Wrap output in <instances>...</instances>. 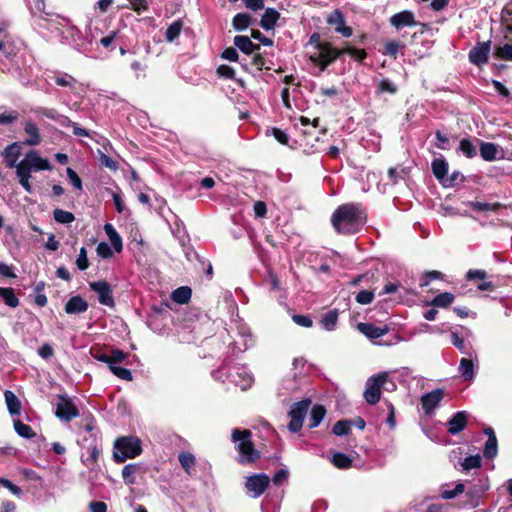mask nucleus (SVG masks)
Listing matches in <instances>:
<instances>
[{"label": "nucleus", "instance_id": "f257e3e1", "mask_svg": "<svg viewBox=\"0 0 512 512\" xmlns=\"http://www.w3.org/2000/svg\"><path fill=\"white\" fill-rule=\"evenodd\" d=\"M331 222L338 233L354 234L365 224L366 213L360 204H343L334 211Z\"/></svg>", "mask_w": 512, "mask_h": 512}, {"label": "nucleus", "instance_id": "f03ea898", "mask_svg": "<svg viewBox=\"0 0 512 512\" xmlns=\"http://www.w3.org/2000/svg\"><path fill=\"white\" fill-rule=\"evenodd\" d=\"M53 169L52 164L48 159L40 156L38 151H28L23 159L19 162L17 169L15 170L17 179L21 187L28 193L32 192V185L30 183L32 173L40 171H51Z\"/></svg>", "mask_w": 512, "mask_h": 512}, {"label": "nucleus", "instance_id": "7ed1b4c3", "mask_svg": "<svg viewBox=\"0 0 512 512\" xmlns=\"http://www.w3.org/2000/svg\"><path fill=\"white\" fill-rule=\"evenodd\" d=\"M251 436V431L247 429L235 428L232 430L231 438L234 443H237L239 462L244 465L253 463L259 458V452L254 448Z\"/></svg>", "mask_w": 512, "mask_h": 512}, {"label": "nucleus", "instance_id": "20e7f679", "mask_svg": "<svg viewBox=\"0 0 512 512\" xmlns=\"http://www.w3.org/2000/svg\"><path fill=\"white\" fill-rule=\"evenodd\" d=\"M141 453V441L137 437H120L114 443L113 458L117 463H123L126 459H133Z\"/></svg>", "mask_w": 512, "mask_h": 512}, {"label": "nucleus", "instance_id": "39448f33", "mask_svg": "<svg viewBox=\"0 0 512 512\" xmlns=\"http://www.w3.org/2000/svg\"><path fill=\"white\" fill-rule=\"evenodd\" d=\"M217 373L225 375L228 381L239 386L242 390L250 388L254 381L252 374L244 365H225Z\"/></svg>", "mask_w": 512, "mask_h": 512}, {"label": "nucleus", "instance_id": "423d86ee", "mask_svg": "<svg viewBox=\"0 0 512 512\" xmlns=\"http://www.w3.org/2000/svg\"><path fill=\"white\" fill-rule=\"evenodd\" d=\"M341 55V50L335 49L330 43L326 42L323 45H318V48L311 52L310 60L324 71L328 65Z\"/></svg>", "mask_w": 512, "mask_h": 512}, {"label": "nucleus", "instance_id": "0eeeda50", "mask_svg": "<svg viewBox=\"0 0 512 512\" xmlns=\"http://www.w3.org/2000/svg\"><path fill=\"white\" fill-rule=\"evenodd\" d=\"M489 489V480L487 477H479L475 479L466 491V504L469 509L479 506L482 495Z\"/></svg>", "mask_w": 512, "mask_h": 512}, {"label": "nucleus", "instance_id": "6e6552de", "mask_svg": "<svg viewBox=\"0 0 512 512\" xmlns=\"http://www.w3.org/2000/svg\"><path fill=\"white\" fill-rule=\"evenodd\" d=\"M311 404L310 400H302L297 403H294L291 406V409L289 411V416L291 418L290 423L288 425V429L293 432L297 433L301 430L303 426L304 418L308 412L309 406Z\"/></svg>", "mask_w": 512, "mask_h": 512}, {"label": "nucleus", "instance_id": "1a4fd4ad", "mask_svg": "<svg viewBox=\"0 0 512 512\" xmlns=\"http://www.w3.org/2000/svg\"><path fill=\"white\" fill-rule=\"evenodd\" d=\"M55 415L61 421L69 422L79 416V410L66 394L58 396Z\"/></svg>", "mask_w": 512, "mask_h": 512}, {"label": "nucleus", "instance_id": "9d476101", "mask_svg": "<svg viewBox=\"0 0 512 512\" xmlns=\"http://www.w3.org/2000/svg\"><path fill=\"white\" fill-rule=\"evenodd\" d=\"M387 375L386 374H378L376 376L370 377L366 382V389L364 392V398L369 404H376L381 395V386L386 382Z\"/></svg>", "mask_w": 512, "mask_h": 512}, {"label": "nucleus", "instance_id": "9b49d317", "mask_svg": "<svg viewBox=\"0 0 512 512\" xmlns=\"http://www.w3.org/2000/svg\"><path fill=\"white\" fill-rule=\"evenodd\" d=\"M9 22H0V56L9 58L16 54L18 48L14 37L9 33Z\"/></svg>", "mask_w": 512, "mask_h": 512}, {"label": "nucleus", "instance_id": "f8f14e48", "mask_svg": "<svg viewBox=\"0 0 512 512\" xmlns=\"http://www.w3.org/2000/svg\"><path fill=\"white\" fill-rule=\"evenodd\" d=\"M270 483V478L266 474H255L247 477L245 487L253 498H257L264 493Z\"/></svg>", "mask_w": 512, "mask_h": 512}, {"label": "nucleus", "instance_id": "ddd939ff", "mask_svg": "<svg viewBox=\"0 0 512 512\" xmlns=\"http://www.w3.org/2000/svg\"><path fill=\"white\" fill-rule=\"evenodd\" d=\"M89 287L92 291L97 293L98 301L100 304L108 307L114 306L115 302L112 295V289L106 281L100 280L90 282Z\"/></svg>", "mask_w": 512, "mask_h": 512}, {"label": "nucleus", "instance_id": "4468645a", "mask_svg": "<svg viewBox=\"0 0 512 512\" xmlns=\"http://www.w3.org/2000/svg\"><path fill=\"white\" fill-rule=\"evenodd\" d=\"M491 51V42H479L469 52V60L471 63L482 66L488 62V56Z\"/></svg>", "mask_w": 512, "mask_h": 512}, {"label": "nucleus", "instance_id": "2eb2a0df", "mask_svg": "<svg viewBox=\"0 0 512 512\" xmlns=\"http://www.w3.org/2000/svg\"><path fill=\"white\" fill-rule=\"evenodd\" d=\"M22 152V143L20 142H14L10 145H8L2 152V157L4 159V162L6 164L7 168H15L17 169L19 165V157L21 156Z\"/></svg>", "mask_w": 512, "mask_h": 512}, {"label": "nucleus", "instance_id": "dca6fc26", "mask_svg": "<svg viewBox=\"0 0 512 512\" xmlns=\"http://www.w3.org/2000/svg\"><path fill=\"white\" fill-rule=\"evenodd\" d=\"M389 21L390 24L397 30H400L404 27H413L417 25V21L415 20L413 12L409 10H404L392 15Z\"/></svg>", "mask_w": 512, "mask_h": 512}, {"label": "nucleus", "instance_id": "f3484780", "mask_svg": "<svg viewBox=\"0 0 512 512\" xmlns=\"http://www.w3.org/2000/svg\"><path fill=\"white\" fill-rule=\"evenodd\" d=\"M239 339L232 343L233 353L244 352L254 345L253 337L247 327L241 326L238 330Z\"/></svg>", "mask_w": 512, "mask_h": 512}, {"label": "nucleus", "instance_id": "a211bd4d", "mask_svg": "<svg viewBox=\"0 0 512 512\" xmlns=\"http://www.w3.org/2000/svg\"><path fill=\"white\" fill-rule=\"evenodd\" d=\"M357 329L371 340L378 339L386 335L389 331L387 325L376 326L373 323H359Z\"/></svg>", "mask_w": 512, "mask_h": 512}, {"label": "nucleus", "instance_id": "6ab92c4d", "mask_svg": "<svg viewBox=\"0 0 512 512\" xmlns=\"http://www.w3.org/2000/svg\"><path fill=\"white\" fill-rule=\"evenodd\" d=\"M442 390H433L421 397L422 408L426 414H430L438 406L439 402L443 398Z\"/></svg>", "mask_w": 512, "mask_h": 512}, {"label": "nucleus", "instance_id": "aec40b11", "mask_svg": "<svg viewBox=\"0 0 512 512\" xmlns=\"http://www.w3.org/2000/svg\"><path fill=\"white\" fill-rule=\"evenodd\" d=\"M118 34V30H111L107 35L98 38V30L95 29V31L91 33V41H96L106 50L113 51L116 48V39Z\"/></svg>", "mask_w": 512, "mask_h": 512}, {"label": "nucleus", "instance_id": "412c9836", "mask_svg": "<svg viewBox=\"0 0 512 512\" xmlns=\"http://www.w3.org/2000/svg\"><path fill=\"white\" fill-rule=\"evenodd\" d=\"M327 22L331 25H335V31L340 33L344 37H350L352 35V29L345 25V20L342 13L339 10H335L327 19Z\"/></svg>", "mask_w": 512, "mask_h": 512}, {"label": "nucleus", "instance_id": "4be33fe9", "mask_svg": "<svg viewBox=\"0 0 512 512\" xmlns=\"http://www.w3.org/2000/svg\"><path fill=\"white\" fill-rule=\"evenodd\" d=\"M431 167L434 176L439 180L443 187L446 188L448 186V177H446L447 164L443 155H439V157L434 158Z\"/></svg>", "mask_w": 512, "mask_h": 512}, {"label": "nucleus", "instance_id": "5701e85b", "mask_svg": "<svg viewBox=\"0 0 512 512\" xmlns=\"http://www.w3.org/2000/svg\"><path fill=\"white\" fill-rule=\"evenodd\" d=\"M432 306L427 311L424 312L423 316L428 321H433L436 318L438 313L437 307L446 308L448 307V292H443L437 295L431 302Z\"/></svg>", "mask_w": 512, "mask_h": 512}, {"label": "nucleus", "instance_id": "b1692460", "mask_svg": "<svg viewBox=\"0 0 512 512\" xmlns=\"http://www.w3.org/2000/svg\"><path fill=\"white\" fill-rule=\"evenodd\" d=\"M24 132L28 136L24 144L29 146H37L41 142V135L38 126L32 120H26L24 122Z\"/></svg>", "mask_w": 512, "mask_h": 512}, {"label": "nucleus", "instance_id": "393cba45", "mask_svg": "<svg viewBox=\"0 0 512 512\" xmlns=\"http://www.w3.org/2000/svg\"><path fill=\"white\" fill-rule=\"evenodd\" d=\"M65 312L67 314H81L87 311L88 303L81 296H72L65 304Z\"/></svg>", "mask_w": 512, "mask_h": 512}, {"label": "nucleus", "instance_id": "a878e982", "mask_svg": "<svg viewBox=\"0 0 512 512\" xmlns=\"http://www.w3.org/2000/svg\"><path fill=\"white\" fill-rule=\"evenodd\" d=\"M469 413L466 411H459L450 418V435L458 434L463 431L467 426Z\"/></svg>", "mask_w": 512, "mask_h": 512}, {"label": "nucleus", "instance_id": "bb28decb", "mask_svg": "<svg viewBox=\"0 0 512 512\" xmlns=\"http://www.w3.org/2000/svg\"><path fill=\"white\" fill-rule=\"evenodd\" d=\"M476 141L480 145V156L483 160L491 162L498 159V153H499V147L498 145L491 143V142H484L479 139H476Z\"/></svg>", "mask_w": 512, "mask_h": 512}, {"label": "nucleus", "instance_id": "cd10ccee", "mask_svg": "<svg viewBox=\"0 0 512 512\" xmlns=\"http://www.w3.org/2000/svg\"><path fill=\"white\" fill-rule=\"evenodd\" d=\"M233 43L240 51L247 55L253 54L260 49L259 45L254 44L248 36H235Z\"/></svg>", "mask_w": 512, "mask_h": 512}, {"label": "nucleus", "instance_id": "c85d7f7f", "mask_svg": "<svg viewBox=\"0 0 512 512\" xmlns=\"http://www.w3.org/2000/svg\"><path fill=\"white\" fill-rule=\"evenodd\" d=\"M434 281L443 282L444 281V275L442 273H440L439 271H429V272H426L421 277L419 285H420L421 288H426V287L429 288V291H431V292L438 291L439 290L438 287L431 286V284Z\"/></svg>", "mask_w": 512, "mask_h": 512}, {"label": "nucleus", "instance_id": "c756f323", "mask_svg": "<svg viewBox=\"0 0 512 512\" xmlns=\"http://www.w3.org/2000/svg\"><path fill=\"white\" fill-rule=\"evenodd\" d=\"M482 466V459L480 455H472L464 458L459 461L458 464H455V468L460 472H468L472 469H479Z\"/></svg>", "mask_w": 512, "mask_h": 512}, {"label": "nucleus", "instance_id": "7c9ffc66", "mask_svg": "<svg viewBox=\"0 0 512 512\" xmlns=\"http://www.w3.org/2000/svg\"><path fill=\"white\" fill-rule=\"evenodd\" d=\"M279 18L280 13L276 9L267 8L262 15L260 25L264 30L269 31L275 27Z\"/></svg>", "mask_w": 512, "mask_h": 512}, {"label": "nucleus", "instance_id": "2f4dec72", "mask_svg": "<svg viewBox=\"0 0 512 512\" xmlns=\"http://www.w3.org/2000/svg\"><path fill=\"white\" fill-rule=\"evenodd\" d=\"M142 467L138 463L127 464L122 469V478L127 485L136 483V474L141 471Z\"/></svg>", "mask_w": 512, "mask_h": 512}, {"label": "nucleus", "instance_id": "473e14b6", "mask_svg": "<svg viewBox=\"0 0 512 512\" xmlns=\"http://www.w3.org/2000/svg\"><path fill=\"white\" fill-rule=\"evenodd\" d=\"M4 397L9 413L12 416L19 415L21 410V403L17 396L12 391L6 390Z\"/></svg>", "mask_w": 512, "mask_h": 512}, {"label": "nucleus", "instance_id": "72a5a7b5", "mask_svg": "<svg viewBox=\"0 0 512 512\" xmlns=\"http://www.w3.org/2000/svg\"><path fill=\"white\" fill-rule=\"evenodd\" d=\"M104 231L108 236L111 245L115 249L116 252H120L122 250V239L118 232L115 230L112 224L107 223L104 225Z\"/></svg>", "mask_w": 512, "mask_h": 512}, {"label": "nucleus", "instance_id": "f704fd0d", "mask_svg": "<svg viewBox=\"0 0 512 512\" xmlns=\"http://www.w3.org/2000/svg\"><path fill=\"white\" fill-rule=\"evenodd\" d=\"M179 462L188 475H192L195 467V457L192 453L182 452L178 456Z\"/></svg>", "mask_w": 512, "mask_h": 512}, {"label": "nucleus", "instance_id": "c9c22d12", "mask_svg": "<svg viewBox=\"0 0 512 512\" xmlns=\"http://www.w3.org/2000/svg\"><path fill=\"white\" fill-rule=\"evenodd\" d=\"M191 289L187 286H182L175 289L171 294V299L178 304H185L191 298Z\"/></svg>", "mask_w": 512, "mask_h": 512}, {"label": "nucleus", "instance_id": "e433bc0d", "mask_svg": "<svg viewBox=\"0 0 512 512\" xmlns=\"http://www.w3.org/2000/svg\"><path fill=\"white\" fill-rule=\"evenodd\" d=\"M325 414H326V410L323 406L315 405L311 409V412H310L309 427L310 428L317 427L321 423V421L324 419Z\"/></svg>", "mask_w": 512, "mask_h": 512}, {"label": "nucleus", "instance_id": "4c0bfd02", "mask_svg": "<svg viewBox=\"0 0 512 512\" xmlns=\"http://www.w3.org/2000/svg\"><path fill=\"white\" fill-rule=\"evenodd\" d=\"M459 372L464 380H472L474 378V364L472 360L468 358H462L459 365Z\"/></svg>", "mask_w": 512, "mask_h": 512}, {"label": "nucleus", "instance_id": "58836bf2", "mask_svg": "<svg viewBox=\"0 0 512 512\" xmlns=\"http://www.w3.org/2000/svg\"><path fill=\"white\" fill-rule=\"evenodd\" d=\"M251 24V16L247 13H238L234 16L232 25L237 31H243Z\"/></svg>", "mask_w": 512, "mask_h": 512}, {"label": "nucleus", "instance_id": "ea45409f", "mask_svg": "<svg viewBox=\"0 0 512 512\" xmlns=\"http://www.w3.org/2000/svg\"><path fill=\"white\" fill-rule=\"evenodd\" d=\"M183 29V21L182 20H176L174 21L169 27L167 28L165 32V39L168 42H173L175 39H177Z\"/></svg>", "mask_w": 512, "mask_h": 512}, {"label": "nucleus", "instance_id": "a19ab883", "mask_svg": "<svg viewBox=\"0 0 512 512\" xmlns=\"http://www.w3.org/2000/svg\"><path fill=\"white\" fill-rule=\"evenodd\" d=\"M0 297L9 307L15 308L19 304V300L16 297L12 288H0Z\"/></svg>", "mask_w": 512, "mask_h": 512}, {"label": "nucleus", "instance_id": "79ce46f5", "mask_svg": "<svg viewBox=\"0 0 512 512\" xmlns=\"http://www.w3.org/2000/svg\"><path fill=\"white\" fill-rule=\"evenodd\" d=\"M498 453V444L496 436H491L487 439L484 449L483 455L487 459H493L497 456Z\"/></svg>", "mask_w": 512, "mask_h": 512}, {"label": "nucleus", "instance_id": "37998d69", "mask_svg": "<svg viewBox=\"0 0 512 512\" xmlns=\"http://www.w3.org/2000/svg\"><path fill=\"white\" fill-rule=\"evenodd\" d=\"M87 450L89 455L83 460V462L86 466L90 467L97 462L101 454V448L98 446L96 441H92L91 445L87 448Z\"/></svg>", "mask_w": 512, "mask_h": 512}, {"label": "nucleus", "instance_id": "c03bdc74", "mask_svg": "<svg viewBox=\"0 0 512 512\" xmlns=\"http://www.w3.org/2000/svg\"><path fill=\"white\" fill-rule=\"evenodd\" d=\"M458 150L467 158H473L477 155L476 146L473 144L471 140L466 138L460 141Z\"/></svg>", "mask_w": 512, "mask_h": 512}, {"label": "nucleus", "instance_id": "a18cd8bd", "mask_svg": "<svg viewBox=\"0 0 512 512\" xmlns=\"http://www.w3.org/2000/svg\"><path fill=\"white\" fill-rule=\"evenodd\" d=\"M31 112L38 118H42V117H46L48 119H51L53 121H55L57 115H58V111L54 108H47V107H43V106H37V107H33L31 109Z\"/></svg>", "mask_w": 512, "mask_h": 512}, {"label": "nucleus", "instance_id": "49530a36", "mask_svg": "<svg viewBox=\"0 0 512 512\" xmlns=\"http://www.w3.org/2000/svg\"><path fill=\"white\" fill-rule=\"evenodd\" d=\"M331 461L334 466L340 469H347L352 465V459L341 452L333 454Z\"/></svg>", "mask_w": 512, "mask_h": 512}, {"label": "nucleus", "instance_id": "de8ad7c7", "mask_svg": "<svg viewBox=\"0 0 512 512\" xmlns=\"http://www.w3.org/2000/svg\"><path fill=\"white\" fill-rule=\"evenodd\" d=\"M494 56L501 60L512 61V44L506 43L502 46H496Z\"/></svg>", "mask_w": 512, "mask_h": 512}, {"label": "nucleus", "instance_id": "09e8293b", "mask_svg": "<svg viewBox=\"0 0 512 512\" xmlns=\"http://www.w3.org/2000/svg\"><path fill=\"white\" fill-rule=\"evenodd\" d=\"M337 321H338V312L336 310H331L323 316L321 323H322V326L326 330L332 331V330H334V328L337 324Z\"/></svg>", "mask_w": 512, "mask_h": 512}, {"label": "nucleus", "instance_id": "8fccbe9b", "mask_svg": "<svg viewBox=\"0 0 512 512\" xmlns=\"http://www.w3.org/2000/svg\"><path fill=\"white\" fill-rule=\"evenodd\" d=\"M14 429L17 434L23 438L30 439L35 436L33 429L21 422L20 420H14Z\"/></svg>", "mask_w": 512, "mask_h": 512}, {"label": "nucleus", "instance_id": "3c124183", "mask_svg": "<svg viewBox=\"0 0 512 512\" xmlns=\"http://www.w3.org/2000/svg\"><path fill=\"white\" fill-rule=\"evenodd\" d=\"M53 217L56 222L61 224H70L75 220L73 213L62 209H55Z\"/></svg>", "mask_w": 512, "mask_h": 512}, {"label": "nucleus", "instance_id": "603ef678", "mask_svg": "<svg viewBox=\"0 0 512 512\" xmlns=\"http://www.w3.org/2000/svg\"><path fill=\"white\" fill-rule=\"evenodd\" d=\"M407 175L405 168L392 167L388 170V177L392 185H396L400 180H404Z\"/></svg>", "mask_w": 512, "mask_h": 512}, {"label": "nucleus", "instance_id": "864d4df0", "mask_svg": "<svg viewBox=\"0 0 512 512\" xmlns=\"http://www.w3.org/2000/svg\"><path fill=\"white\" fill-rule=\"evenodd\" d=\"M471 207L475 211H493L496 212L500 209L501 204L500 203H487V202H471Z\"/></svg>", "mask_w": 512, "mask_h": 512}, {"label": "nucleus", "instance_id": "5fc2aeb1", "mask_svg": "<svg viewBox=\"0 0 512 512\" xmlns=\"http://www.w3.org/2000/svg\"><path fill=\"white\" fill-rule=\"evenodd\" d=\"M404 48V45L396 40H391V41H388L386 42L385 44V50H384V54L385 55H388L394 59L397 58V55H398V52Z\"/></svg>", "mask_w": 512, "mask_h": 512}, {"label": "nucleus", "instance_id": "6e6d98bb", "mask_svg": "<svg viewBox=\"0 0 512 512\" xmlns=\"http://www.w3.org/2000/svg\"><path fill=\"white\" fill-rule=\"evenodd\" d=\"M109 363L108 368H111V366L119 365L120 363L124 362L127 358V354L119 349H113L109 354Z\"/></svg>", "mask_w": 512, "mask_h": 512}, {"label": "nucleus", "instance_id": "4d7b16f0", "mask_svg": "<svg viewBox=\"0 0 512 512\" xmlns=\"http://www.w3.org/2000/svg\"><path fill=\"white\" fill-rule=\"evenodd\" d=\"M110 371L117 376L118 378L125 380V381H131L133 379L132 373L129 369L120 367L119 365L111 366L109 368Z\"/></svg>", "mask_w": 512, "mask_h": 512}, {"label": "nucleus", "instance_id": "13d9d810", "mask_svg": "<svg viewBox=\"0 0 512 512\" xmlns=\"http://www.w3.org/2000/svg\"><path fill=\"white\" fill-rule=\"evenodd\" d=\"M341 51H342V54H348L353 59H355L357 61H362L367 56V53H366L365 50L358 49V48H355V47H346V48L342 49Z\"/></svg>", "mask_w": 512, "mask_h": 512}, {"label": "nucleus", "instance_id": "bf43d9fd", "mask_svg": "<svg viewBox=\"0 0 512 512\" xmlns=\"http://www.w3.org/2000/svg\"><path fill=\"white\" fill-rule=\"evenodd\" d=\"M351 421L341 420L335 423L333 433L337 436L347 435L350 431Z\"/></svg>", "mask_w": 512, "mask_h": 512}, {"label": "nucleus", "instance_id": "052dcab7", "mask_svg": "<svg viewBox=\"0 0 512 512\" xmlns=\"http://www.w3.org/2000/svg\"><path fill=\"white\" fill-rule=\"evenodd\" d=\"M55 83L62 87L72 88L76 84V80L71 75L60 74L55 77Z\"/></svg>", "mask_w": 512, "mask_h": 512}, {"label": "nucleus", "instance_id": "680f3d73", "mask_svg": "<svg viewBox=\"0 0 512 512\" xmlns=\"http://www.w3.org/2000/svg\"><path fill=\"white\" fill-rule=\"evenodd\" d=\"M378 91L380 93L387 92L390 94H395L397 92V87L389 79H383L378 84Z\"/></svg>", "mask_w": 512, "mask_h": 512}, {"label": "nucleus", "instance_id": "e2e57ef3", "mask_svg": "<svg viewBox=\"0 0 512 512\" xmlns=\"http://www.w3.org/2000/svg\"><path fill=\"white\" fill-rule=\"evenodd\" d=\"M76 265L79 270H86L89 267V261L87 257V251L85 247L80 249L79 255L76 259Z\"/></svg>", "mask_w": 512, "mask_h": 512}, {"label": "nucleus", "instance_id": "0e129e2a", "mask_svg": "<svg viewBox=\"0 0 512 512\" xmlns=\"http://www.w3.org/2000/svg\"><path fill=\"white\" fill-rule=\"evenodd\" d=\"M97 255L103 259L112 257L113 253L111 247L106 242H100L96 248Z\"/></svg>", "mask_w": 512, "mask_h": 512}, {"label": "nucleus", "instance_id": "69168bd1", "mask_svg": "<svg viewBox=\"0 0 512 512\" xmlns=\"http://www.w3.org/2000/svg\"><path fill=\"white\" fill-rule=\"evenodd\" d=\"M0 485L10 490V492L17 497H21L23 494L21 488L13 484L8 479L0 478Z\"/></svg>", "mask_w": 512, "mask_h": 512}, {"label": "nucleus", "instance_id": "338daca9", "mask_svg": "<svg viewBox=\"0 0 512 512\" xmlns=\"http://www.w3.org/2000/svg\"><path fill=\"white\" fill-rule=\"evenodd\" d=\"M373 299L374 294L368 290H362L356 296V301L363 305L370 304L373 301Z\"/></svg>", "mask_w": 512, "mask_h": 512}, {"label": "nucleus", "instance_id": "774afa93", "mask_svg": "<svg viewBox=\"0 0 512 512\" xmlns=\"http://www.w3.org/2000/svg\"><path fill=\"white\" fill-rule=\"evenodd\" d=\"M451 341L453 345L458 348L463 354L468 353V345L465 343L464 339L460 338L458 334L452 333L451 335Z\"/></svg>", "mask_w": 512, "mask_h": 512}]
</instances>
